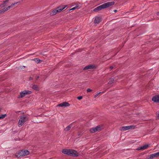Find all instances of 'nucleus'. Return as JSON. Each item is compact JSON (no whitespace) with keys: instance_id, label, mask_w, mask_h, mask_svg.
<instances>
[{"instance_id":"aec40b11","label":"nucleus","mask_w":159,"mask_h":159,"mask_svg":"<svg viewBox=\"0 0 159 159\" xmlns=\"http://www.w3.org/2000/svg\"><path fill=\"white\" fill-rule=\"evenodd\" d=\"M32 88L37 90H39V88L38 86L37 85H35L33 86Z\"/></svg>"},{"instance_id":"a878e982","label":"nucleus","mask_w":159,"mask_h":159,"mask_svg":"<svg viewBox=\"0 0 159 159\" xmlns=\"http://www.w3.org/2000/svg\"><path fill=\"white\" fill-rule=\"evenodd\" d=\"M157 119L159 120V111L157 112Z\"/></svg>"},{"instance_id":"f3484780","label":"nucleus","mask_w":159,"mask_h":159,"mask_svg":"<svg viewBox=\"0 0 159 159\" xmlns=\"http://www.w3.org/2000/svg\"><path fill=\"white\" fill-rule=\"evenodd\" d=\"M9 1V0H6L3 3L0 5L1 7H4L6 6V2Z\"/></svg>"},{"instance_id":"2f4dec72","label":"nucleus","mask_w":159,"mask_h":159,"mask_svg":"<svg viewBox=\"0 0 159 159\" xmlns=\"http://www.w3.org/2000/svg\"><path fill=\"white\" fill-rule=\"evenodd\" d=\"M156 15L157 16H159V12H157L156 13Z\"/></svg>"},{"instance_id":"f03ea898","label":"nucleus","mask_w":159,"mask_h":159,"mask_svg":"<svg viewBox=\"0 0 159 159\" xmlns=\"http://www.w3.org/2000/svg\"><path fill=\"white\" fill-rule=\"evenodd\" d=\"M27 120L28 118L26 116H20L18 123V126L20 127L22 126Z\"/></svg>"},{"instance_id":"20e7f679","label":"nucleus","mask_w":159,"mask_h":159,"mask_svg":"<svg viewBox=\"0 0 159 159\" xmlns=\"http://www.w3.org/2000/svg\"><path fill=\"white\" fill-rule=\"evenodd\" d=\"M135 126L134 125H130L122 127L120 128V130L122 131H124L129 129H134L135 128Z\"/></svg>"},{"instance_id":"6e6552de","label":"nucleus","mask_w":159,"mask_h":159,"mask_svg":"<svg viewBox=\"0 0 159 159\" xmlns=\"http://www.w3.org/2000/svg\"><path fill=\"white\" fill-rule=\"evenodd\" d=\"M115 4L114 2H110L103 4L104 8H106L114 5Z\"/></svg>"},{"instance_id":"a211bd4d","label":"nucleus","mask_w":159,"mask_h":159,"mask_svg":"<svg viewBox=\"0 0 159 159\" xmlns=\"http://www.w3.org/2000/svg\"><path fill=\"white\" fill-rule=\"evenodd\" d=\"M58 12V11H57V9L52 11L51 13V14L52 15H54L56 14Z\"/></svg>"},{"instance_id":"f257e3e1","label":"nucleus","mask_w":159,"mask_h":159,"mask_svg":"<svg viewBox=\"0 0 159 159\" xmlns=\"http://www.w3.org/2000/svg\"><path fill=\"white\" fill-rule=\"evenodd\" d=\"M62 152L65 154L74 157H77L79 155V153L76 151L72 149H64L62 150Z\"/></svg>"},{"instance_id":"bb28decb","label":"nucleus","mask_w":159,"mask_h":159,"mask_svg":"<svg viewBox=\"0 0 159 159\" xmlns=\"http://www.w3.org/2000/svg\"><path fill=\"white\" fill-rule=\"evenodd\" d=\"M25 68V66H21L19 67V69H24Z\"/></svg>"},{"instance_id":"0eeeda50","label":"nucleus","mask_w":159,"mask_h":159,"mask_svg":"<svg viewBox=\"0 0 159 159\" xmlns=\"http://www.w3.org/2000/svg\"><path fill=\"white\" fill-rule=\"evenodd\" d=\"M102 129L101 127L100 126H98L95 128H93L91 129L90 130V131L91 133H94L97 131H100Z\"/></svg>"},{"instance_id":"2eb2a0df","label":"nucleus","mask_w":159,"mask_h":159,"mask_svg":"<svg viewBox=\"0 0 159 159\" xmlns=\"http://www.w3.org/2000/svg\"><path fill=\"white\" fill-rule=\"evenodd\" d=\"M101 20V17H96L94 21L95 24H98L99 23Z\"/></svg>"},{"instance_id":"39448f33","label":"nucleus","mask_w":159,"mask_h":159,"mask_svg":"<svg viewBox=\"0 0 159 159\" xmlns=\"http://www.w3.org/2000/svg\"><path fill=\"white\" fill-rule=\"evenodd\" d=\"M31 93V92L29 90H24L20 93V95L19 98H21L24 97L26 95L30 94Z\"/></svg>"},{"instance_id":"393cba45","label":"nucleus","mask_w":159,"mask_h":159,"mask_svg":"<svg viewBox=\"0 0 159 159\" xmlns=\"http://www.w3.org/2000/svg\"><path fill=\"white\" fill-rule=\"evenodd\" d=\"M102 93H103V92H102ZM102 93V92H99V93H96L94 96V98H96L100 94Z\"/></svg>"},{"instance_id":"4468645a","label":"nucleus","mask_w":159,"mask_h":159,"mask_svg":"<svg viewBox=\"0 0 159 159\" xmlns=\"http://www.w3.org/2000/svg\"><path fill=\"white\" fill-rule=\"evenodd\" d=\"M152 100L156 102H159V95H156L154 96L152 99Z\"/></svg>"},{"instance_id":"6ab92c4d","label":"nucleus","mask_w":159,"mask_h":159,"mask_svg":"<svg viewBox=\"0 0 159 159\" xmlns=\"http://www.w3.org/2000/svg\"><path fill=\"white\" fill-rule=\"evenodd\" d=\"M65 7H58L57 9V11H58V12H61V11H62L65 8Z\"/></svg>"},{"instance_id":"cd10ccee","label":"nucleus","mask_w":159,"mask_h":159,"mask_svg":"<svg viewBox=\"0 0 159 159\" xmlns=\"http://www.w3.org/2000/svg\"><path fill=\"white\" fill-rule=\"evenodd\" d=\"M92 91V90H91V89H90L89 88L87 90V91L88 93L91 92Z\"/></svg>"},{"instance_id":"f8f14e48","label":"nucleus","mask_w":159,"mask_h":159,"mask_svg":"<svg viewBox=\"0 0 159 159\" xmlns=\"http://www.w3.org/2000/svg\"><path fill=\"white\" fill-rule=\"evenodd\" d=\"M70 106V104L67 102H64L61 103L57 106V107H66Z\"/></svg>"},{"instance_id":"c756f323","label":"nucleus","mask_w":159,"mask_h":159,"mask_svg":"<svg viewBox=\"0 0 159 159\" xmlns=\"http://www.w3.org/2000/svg\"><path fill=\"white\" fill-rule=\"evenodd\" d=\"M82 132L81 131H79L78 133V134L79 136H80Z\"/></svg>"},{"instance_id":"4be33fe9","label":"nucleus","mask_w":159,"mask_h":159,"mask_svg":"<svg viewBox=\"0 0 159 159\" xmlns=\"http://www.w3.org/2000/svg\"><path fill=\"white\" fill-rule=\"evenodd\" d=\"M33 60L38 63H39L40 61V60L38 58L34 59Z\"/></svg>"},{"instance_id":"7c9ffc66","label":"nucleus","mask_w":159,"mask_h":159,"mask_svg":"<svg viewBox=\"0 0 159 159\" xmlns=\"http://www.w3.org/2000/svg\"><path fill=\"white\" fill-rule=\"evenodd\" d=\"M39 78V76L37 75V76H36V79H38Z\"/></svg>"},{"instance_id":"c85d7f7f","label":"nucleus","mask_w":159,"mask_h":159,"mask_svg":"<svg viewBox=\"0 0 159 159\" xmlns=\"http://www.w3.org/2000/svg\"><path fill=\"white\" fill-rule=\"evenodd\" d=\"M82 98V96H79L77 97V99L79 100L81 99Z\"/></svg>"},{"instance_id":"72a5a7b5","label":"nucleus","mask_w":159,"mask_h":159,"mask_svg":"<svg viewBox=\"0 0 159 159\" xmlns=\"http://www.w3.org/2000/svg\"><path fill=\"white\" fill-rule=\"evenodd\" d=\"M116 11H116V10H114V12H116Z\"/></svg>"},{"instance_id":"412c9836","label":"nucleus","mask_w":159,"mask_h":159,"mask_svg":"<svg viewBox=\"0 0 159 159\" xmlns=\"http://www.w3.org/2000/svg\"><path fill=\"white\" fill-rule=\"evenodd\" d=\"M6 114L1 115H0V119H3L6 116Z\"/></svg>"},{"instance_id":"473e14b6","label":"nucleus","mask_w":159,"mask_h":159,"mask_svg":"<svg viewBox=\"0 0 159 159\" xmlns=\"http://www.w3.org/2000/svg\"><path fill=\"white\" fill-rule=\"evenodd\" d=\"M113 68V67L112 66H111L110 67V69L111 70Z\"/></svg>"},{"instance_id":"5701e85b","label":"nucleus","mask_w":159,"mask_h":159,"mask_svg":"<svg viewBox=\"0 0 159 159\" xmlns=\"http://www.w3.org/2000/svg\"><path fill=\"white\" fill-rule=\"evenodd\" d=\"M113 81H114V80L113 79H110V80L108 82V84H111L112 83H113Z\"/></svg>"},{"instance_id":"ddd939ff","label":"nucleus","mask_w":159,"mask_h":159,"mask_svg":"<svg viewBox=\"0 0 159 159\" xmlns=\"http://www.w3.org/2000/svg\"><path fill=\"white\" fill-rule=\"evenodd\" d=\"M104 9L103 4H102L96 8H95L94 10V11H100L102 9Z\"/></svg>"},{"instance_id":"1a4fd4ad","label":"nucleus","mask_w":159,"mask_h":159,"mask_svg":"<svg viewBox=\"0 0 159 159\" xmlns=\"http://www.w3.org/2000/svg\"><path fill=\"white\" fill-rule=\"evenodd\" d=\"M149 146V145L148 144H145V145H143L140 147H138L136 149V150H143L147 149L148 147Z\"/></svg>"},{"instance_id":"9d476101","label":"nucleus","mask_w":159,"mask_h":159,"mask_svg":"<svg viewBox=\"0 0 159 159\" xmlns=\"http://www.w3.org/2000/svg\"><path fill=\"white\" fill-rule=\"evenodd\" d=\"M159 156V152H158L151 154L149 155V157L148 159H152L154 158L157 157Z\"/></svg>"},{"instance_id":"b1692460","label":"nucleus","mask_w":159,"mask_h":159,"mask_svg":"<svg viewBox=\"0 0 159 159\" xmlns=\"http://www.w3.org/2000/svg\"><path fill=\"white\" fill-rule=\"evenodd\" d=\"M70 129H71V126H68L66 128L65 130L66 131H67L69 130Z\"/></svg>"},{"instance_id":"dca6fc26","label":"nucleus","mask_w":159,"mask_h":159,"mask_svg":"<svg viewBox=\"0 0 159 159\" xmlns=\"http://www.w3.org/2000/svg\"><path fill=\"white\" fill-rule=\"evenodd\" d=\"M80 7H81L80 6V5L79 4H77L75 7H74L70 9V10L71 11V10H74L76 9H79L80 8Z\"/></svg>"},{"instance_id":"7ed1b4c3","label":"nucleus","mask_w":159,"mask_h":159,"mask_svg":"<svg viewBox=\"0 0 159 159\" xmlns=\"http://www.w3.org/2000/svg\"><path fill=\"white\" fill-rule=\"evenodd\" d=\"M29 154V152L27 150H23L19 152L16 155L17 157H19L21 156H25L28 155Z\"/></svg>"},{"instance_id":"423d86ee","label":"nucleus","mask_w":159,"mask_h":159,"mask_svg":"<svg viewBox=\"0 0 159 159\" xmlns=\"http://www.w3.org/2000/svg\"><path fill=\"white\" fill-rule=\"evenodd\" d=\"M18 3V2H17L16 3H12L11 4V6H8L6 8H3V9H2L0 11V14H2V13H4L5 11H7L8 10H9L11 7L15 6V5L16 4Z\"/></svg>"},{"instance_id":"9b49d317","label":"nucleus","mask_w":159,"mask_h":159,"mask_svg":"<svg viewBox=\"0 0 159 159\" xmlns=\"http://www.w3.org/2000/svg\"><path fill=\"white\" fill-rule=\"evenodd\" d=\"M96 68L95 65H91L85 66L83 69L84 70H87L89 69H92Z\"/></svg>"}]
</instances>
